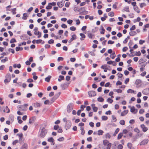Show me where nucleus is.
<instances>
[{"label": "nucleus", "instance_id": "052dcab7", "mask_svg": "<svg viewBox=\"0 0 149 149\" xmlns=\"http://www.w3.org/2000/svg\"><path fill=\"white\" fill-rule=\"evenodd\" d=\"M54 42V40H53L51 39L49 40L48 41V43L49 44L53 43Z\"/></svg>", "mask_w": 149, "mask_h": 149}, {"label": "nucleus", "instance_id": "0eeeda50", "mask_svg": "<svg viewBox=\"0 0 149 149\" xmlns=\"http://www.w3.org/2000/svg\"><path fill=\"white\" fill-rule=\"evenodd\" d=\"M60 94V93H59L58 94L55 95L54 97L51 99L52 103L54 102Z\"/></svg>", "mask_w": 149, "mask_h": 149}, {"label": "nucleus", "instance_id": "f3484780", "mask_svg": "<svg viewBox=\"0 0 149 149\" xmlns=\"http://www.w3.org/2000/svg\"><path fill=\"white\" fill-rule=\"evenodd\" d=\"M129 35L131 36H134L136 35L137 34L135 31H131L129 33Z\"/></svg>", "mask_w": 149, "mask_h": 149}, {"label": "nucleus", "instance_id": "ddd939ff", "mask_svg": "<svg viewBox=\"0 0 149 149\" xmlns=\"http://www.w3.org/2000/svg\"><path fill=\"white\" fill-rule=\"evenodd\" d=\"M76 38V35L75 34H74L72 36V38H70V40H69L68 41V42L69 43H70L73 40H74Z\"/></svg>", "mask_w": 149, "mask_h": 149}, {"label": "nucleus", "instance_id": "5fc2aeb1", "mask_svg": "<svg viewBox=\"0 0 149 149\" xmlns=\"http://www.w3.org/2000/svg\"><path fill=\"white\" fill-rule=\"evenodd\" d=\"M136 28L135 26V25H133L131 28L130 29V30L132 31L134 30Z\"/></svg>", "mask_w": 149, "mask_h": 149}, {"label": "nucleus", "instance_id": "58836bf2", "mask_svg": "<svg viewBox=\"0 0 149 149\" xmlns=\"http://www.w3.org/2000/svg\"><path fill=\"white\" fill-rule=\"evenodd\" d=\"M88 37L92 39L93 35L91 33H88Z\"/></svg>", "mask_w": 149, "mask_h": 149}, {"label": "nucleus", "instance_id": "13d9d810", "mask_svg": "<svg viewBox=\"0 0 149 149\" xmlns=\"http://www.w3.org/2000/svg\"><path fill=\"white\" fill-rule=\"evenodd\" d=\"M93 111L95 112H96L97 111L98 108L97 107H94L93 108Z\"/></svg>", "mask_w": 149, "mask_h": 149}, {"label": "nucleus", "instance_id": "3c124183", "mask_svg": "<svg viewBox=\"0 0 149 149\" xmlns=\"http://www.w3.org/2000/svg\"><path fill=\"white\" fill-rule=\"evenodd\" d=\"M110 137L111 136L109 133H107L105 135V137L106 139H109Z\"/></svg>", "mask_w": 149, "mask_h": 149}, {"label": "nucleus", "instance_id": "603ef678", "mask_svg": "<svg viewBox=\"0 0 149 149\" xmlns=\"http://www.w3.org/2000/svg\"><path fill=\"white\" fill-rule=\"evenodd\" d=\"M76 28L72 26L70 27V29L73 31H75L76 30Z\"/></svg>", "mask_w": 149, "mask_h": 149}, {"label": "nucleus", "instance_id": "bf43d9fd", "mask_svg": "<svg viewBox=\"0 0 149 149\" xmlns=\"http://www.w3.org/2000/svg\"><path fill=\"white\" fill-rule=\"evenodd\" d=\"M127 146L130 149H131L132 146V144L130 143H128L127 144Z\"/></svg>", "mask_w": 149, "mask_h": 149}, {"label": "nucleus", "instance_id": "f257e3e1", "mask_svg": "<svg viewBox=\"0 0 149 149\" xmlns=\"http://www.w3.org/2000/svg\"><path fill=\"white\" fill-rule=\"evenodd\" d=\"M45 126L46 125H45V126L43 127L41 129V132L39 136L41 138H44L47 133L48 130L45 128Z\"/></svg>", "mask_w": 149, "mask_h": 149}, {"label": "nucleus", "instance_id": "393cba45", "mask_svg": "<svg viewBox=\"0 0 149 149\" xmlns=\"http://www.w3.org/2000/svg\"><path fill=\"white\" fill-rule=\"evenodd\" d=\"M51 78V76L49 75L47 77L45 78V81L48 82L49 81Z\"/></svg>", "mask_w": 149, "mask_h": 149}, {"label": "nucleus", "instance_id": "680f3d73", "mask_svg": "<svg viewBox=\"0 0 149 149\" xmlns=\"http://www.w3.org/2000/svg\"><path fill=\"white\" fill-rule=\"evenodd\" d=\"M70 4V3L69 2H67L65 3V6L66 7H68L69 6Z\"/></svg>", "mask_w": 149, "mask_h": 149}, {"label": "nucleus", "instance_id": "338daca9", "mask_svg": "<svg viewBox=\"0 0 149 149\" xmlns=\"http://www.w3.org/2000/svg\"><path fill=\"white\" fill-rule=\"evenodd\" d=\"M58 128L59 126L58 125H56L54 126V129L55 130H57L58 129Z\"/></svg>", "mask_w": 149, "mask_h": 149}, {"label": "nucleus", "instance_id": "774afa93", "mask_svg": "<svg viewBox=\"0 0 149 149\" xmlns=\"http://www.w3.org/2000/svg\"><path fill=\"white\" fill-rule=\"evenodd\" d=\"M123 148V146L121 144L119 145L118 146V149H122Z\"/></svg>", "mask_w": 149, "mask_h": 149}, {"label": "nucleus", "instance_id": "ea45409f", "mask_svg": "<svg viewBox=\"0 0 149 149\" xmlns=\"http://www.w3.org/2000/svg\"><path fill=\"white\" fill-rule=\"evenodd\" d=\"M35 35H38V38H40L41 36V32H40L39 31H38L37 32V34Z\"/></svg>", "mask_w": 149, "mask_h": 149}, {"label": "nucleus", "instance_id": "e433bc0d", "mask_svg": "<svg viewBox=\"0 0 149 149\" xmlns=\"http://www.w3.org/2000/svg\"><path fill=\"white\" fill-rule=\"evenodd\" d=\"M134 91L130 89H129L127 91V92L128 93H134Z\"/></svg>", "mask_w": 149, "mask_h": 149}, {"label": "nucleus", "instance_id": "2eb2a0df", "mask_svg": "<svg viewBox=\"0 0 149 149\" xmlns=\"http://www.w3.org/2000/svg\"><path fill=\"white\" fill-rule=\"evenodd\" d=\"M64 80V77L63 76L60 75L59 77V78L58 79V81L59 82H61V80Z\"/></svg>", "mask_w": 149, "mask_h": 149}, {"label": "nucleus", "instance_id": "4c0bfd02", "mask_svg": "<svg viewBox=\"0 0 149 149\" xmlns=\"http://www.w3.org/2000/svg\"><path fill=\"white\" fill-rule=\"evenodd\" d=\"M88 13V12L87 11H85L82 12H80L79 14H80L82 15H86Z\"/></svg>", "mask_w": 149, "mask_h": 149}, {"label": "nucleus", "instance_id": "49530a36", "mask_svg": "<svg viewBox=\"0 0 149 149\" xmlns=\"http://www.w3.org/2000/svg\"><path fill=\"white\" fill-rule=\"evenodd\" d=\"M107 101L110 103H111L113 102V100L110 98H109L107 99Z\"/></svg>", "mask_w": 149, "mask_h": 149}, {"label": "nucleus", "instance_id": "37998d69", "mask_svg": "<svg viewBox=\"0 0 149 149\" xmlns=\"http://www.w3.org/2000/svg\"><path fill=\"white\" fill-rule=\"evenodd\" d=\"M16 40L15 39L13 38L12 39L10 40V42L11 43H12L14 42H16Z\"/></svg>", "mask_w": 149, "mask_h": 149}, {"label": "nucleus", "instance_id": "c9c22d12", "mask_svg": "<svg viewBox=\"0 0 149 149\" xmlns=\"http://www.w3.org/2000/svg\"><path fill=\"white\" fill-rule=\"evenodd\" d=\"M74 11L77 12L80 10L79 8L78 7H75L74 8Z\"/></svg>", "mask_w": 149, "mask_h": 149}, {"label": "nucleus", "instance_id": "9b49d317", "mask_svg": "<svg viewBox=\"0 0 149 149\" xmlns=\"http://www.w3.org/2000/svg\"><path fill=\"white\" fill-rule=\"evenodd\" d=\"M72 107L71 105L69 104L67 107V111L68 112H70L72 109Z\"/></svg>", "mask_w": 149, "mask_h": 149}, {"label": "nucleus", "instance_id": "c03bdc74", "mask_svg": "<svg viewBox=\"0 0 149 149\" xmlns=\"http://www.w3.org/2000/svg\"><path fill=\"white\" fill-rule=\"evenodd\" d=\"M11 80L8 79H6L4 81V82L5 84H6L7 83L9 82H10Z\"/></svg>", "mask_w": 149, "mask_h": 149}, {"label": "nucleus", "instance_id": "2f4dec72", "mask_svg": "<svg viewBox=\"0 0 149 149\" xmlns=\"http://www.w3.org/2000/svg\"><path fill=\"white\" fill-rule=\"evenodd\" d=\"M119 123L120 125H123L125 124V122L124 120H121L120 121Z\"/></svg>", "mask_w": 149, "mask_h": 149}, {"label": "nucleus", "instance_id": "7c9ffc66", "mask_svg": "<svg viewBox=\"0 0 149 149\" xmlns=\"http://www.w3.org/2000/svg\"><path fill=\"white\" fill-rule=\"evenodd\" d=\"M108 15L109 16L112 17L114 16V13L113 12H110L108 13Z\"/></svg>", "mask_w": 149, "mask_h": 149}, {"label": "nucleus", "instance_id": "4468645a", "mask_svg": "<svg viewBox=\"0 0 149 149\" xmlns=\"http://www.w3.org/2000/svg\"><path fill=\"white\" fill-rule=\"evenodd\" d=\"M128 110H125L123 111L121 113V116H124L128 113Z\"/></svg>", "mask_w": 149, "mask_h": 149}, {"label": "nucleus", "instance_id": "5701e85b", "mask_svg": "<svg viewBox=\"0 0 149 149\" xmlns=\"http://www.w3.org/2000/svg\"><path fill=\"white\" fill-rule=\"evenodd\" d=\"M13 66L15 68H16V67H17L18 68H21V66L20 64H18L17 65L16 64H14Z\"/></svg>", "mask_w": 149, "mask_h": 149}, {"label": "nucleus", "instance_id": "72a5a7b5", "mask_svg": "<svg viewBox=\"0 0 149 149\" xmlns=\"http://www.w3.org/2000/svg\"><path fill=\"white\" fill-rule=\"evenodd\" d=\"M123 135V134L122 133H119L118 134V137H117L118 139H120L121 138Z\"/></svg>", "mask_w": 149, "mask_h": 149}, {"label": "nucleus", "instance_id": "8fccbe9b", "mask_svg": "<svg viewBox=\"0 0 149 149\" xmlns=\"http://www.w3.org/2000/svg\"><path fill=\"white\" fill-rule=\"evenodd\" d=\"M101 68L102 69H105L107 68V65H102L101 67Z\"/></svg>", "mask_w": 149, "mask_h": 149}, {"label": "nucleus", "instance_id": "aec40b11", "mask_svg": "<svg viewBox=\"0 0 149 149\" xmlns=\"http://www.w3.org/2000/svg\"><path fill=\"white\" fill-rule=\"evenodd\" d=\"M103 133L104 132L102 130H100L97 131V134L99 135H102Z\"/></svg>", "mask_w": 149, "mask_h": 149}, {"label": "nucleus", "instance_id": "f03ea898", "mask_svg": "<svg viewBox=\"0 0 149 149\" xmlns=\"http://www.w3.org/2000/svg\"><path fill=\"white\" fill-rule=\"evenodd\" d=\"M71 125V122L70 120H68L66 121V123L65 124V128L66 130L69 129Z\"/></svg>", "mask_w": 149, "mask_h": 149}, {"label": "nucleus", "instance_id": "0e129e2a", "mask_svg": "<svg viewBox=\"0 0 149 149\" xmlns=\"http://www.w3.org/2000/svg\"><path fill=\"white\" fill-rule=\"evenodd\" d=\"M128 49V48L127 47H124L122 49V51L123 52H125Z\"/></svg>", "mask_w": 149, "mask_h": 149}, {"label": "nucleus", "instance_id": "e2e57ef3", "mask_svg": "<svg viewBox=\"0 0 149 149\" xmlns=\"http://www.w3.org/2000/svg\"><path fill=\"white\" fill-rule=\"evenodd\" d=\"M145 42V41L144 40H140L139 41V43L140 45L143 44Z\"/></svg>", "mask_w": 149, "mask_h": 149}, {"label": "nucleus", "instance_id": "a19ab883", "mask_svg": "<svg viewBox=\"0 0 149 149\" xmlns=\"http://www.w3.org/2000/svg\"><path fill=\"white\" fill-rule=\"evenodd\" d=\"M129 7L128 6H126L124 9V10L126 12H129L130 11L129 10Z\"/></svg>", "mask_w": 149, "mask_h": 149}, {"label": "nucleus", "instance_id": "7ed1b4c3", "mask_svg": "<svg viewBox=\"0 0 149 149\" xmlns=\"http://www.w3.org/2000/svg\"><path fill=\"white\" fill-rule=\"evenodd\" d=\"M148 139H145L139 143L140 146L145 145L147 144L148 142Z\"/></svg>", "mask_w": 149, "mask_h": 149}, {"label": "nucleus", "instance_id": "1a4fd4ad", "mask_svg": "<svg viewBox=\"0 0 149 149\" xmlns=\"http://www.w3.org/2000/svg\"><path fill=\"white\" fill-rule=\"evenodd\" d=\"M64 2V1H62L60 2H58L57 4L59 7L61 8L63 6Z\"/></svg>", "mask_w": 149, "mask_h": 149}, {"label": "nucleus", "instance_id": "de8ad7c7", "mask_svg": "<svg viewBox=\"0 0 149 149\" xmlns=\"http://www.w3.org/2000/svg\"><path fill=\"white\" fill-rule=\"evenodd\" d=\"M116 56V55L115 54V53L114 52L111 55L110 57L114 59L115 57Z\"/></svg>", "mask_w": 149, "mask_h": 149}, {"label": "nucleus", "instance_id": "39448f33", "mask_svg": "<svg viewBox=\"0 0 149 149\" xmlns=\"http://www.w3.org/2000/svg\"><path fill=\"white\" fill-rule=\"evenodd\" d=\"M88 94L90 97H93L96 95V93L94 91H91L88 92Z\"/></svg>", "mask_w": 149, "mask_h": 149}, {"label": "nucleus", "instance_id": "c85d7f7f", "mask_svg": "<svg viewBox=\"0 0 149 149\" xmlns=\"http://www.w3.org/2000/svg\"><path fill=\"white\" fill-rule=\"evenodd\" d=\"M102 119L103 120H106L108 119V117L106 116H103L102 117Z\"/></svg>", "mask_w": 149, "mask_h": 149}, {"label": "nucleus", "instance_id": "dca6fc26", "mask_svg": "<svg viewBox=\"0 0 149 149\" xmlns=\"http://www.w3.org/2000/svg\"><path fill=\"white\" fill-rule=\"evenodd\" d=\"M28 145L26 143H24L21 147V149H27Z\"/></svg>", "mask_w": 149, "mask_h": 149}, {"label": "nucleus", "instance_id": "79ce46f5", "mask_svg": "<svg viewBox=\"0 0 149 149\" xmlns=\"http://www.w3.org/2000/svg\"><path fill=\"white\" fill-rule=\"evenodd\" d=\"M52 6L51 4H49V3L48 4V6L46 7V9H50L52 8Z\"/></svg>", "mask_w": 149, "mask_h": 149}, {"label": "nucleus", "instance_id": "4be33fe9", "mask_svg": "<svg viewBox=\"0 0 149 149\" xmlns=\"http://www.w3.org/2000/svg\"><path fill=\"white\" fill-rule=\"evenodd\" d=\"M103 144L104 146H106L108 145V143H110L109 142L106 140H104L103 141Z\"/></svg>", "mask_w": 149, "mask_h": 149}, {"label": "nucleus", "instance_id": "bb28decb", "mask_svg": "<svg viewBox=\"0 0 149 149\" xmlns=\"http://www.w3.org/2000/svg\"><path fill=\"white\" fill-rule=\"evenodd\" d=\"M6 79H9L11 80V77L10 76V74L8 73L5 76Z\"/></svg>", "mask_w": 149, "mask_h": 149}, {"label": "nucleus", "instance_id": "6e6552de", "mask_svg": "<svg viewBox=\"0 0 149 149\" xmlns=\"http://www.w3.org/2000/svg\"><path fill=\"white\" fill-rule=\"evenodd\" d=\"M47 141L50 143L51 145H54L55 143L54 140L52 137H50L48 138Z\"/></svg>", "mask_w": 149, "mask_h": 149}, {"label": "nucleus", "instance_id": "473e14b6", "mask_svg": "<svg viewBox=\"0 0 149 149\" xmlns=\"http://www.w3.org/2000/svg\"><path fill=\"white\" fill-rule=\"evenodd\" d=\"M97 101L99 102H103L104 99L102 97H98L97 98Z\"/></svg>", "mask_w": 149, "mask_h": 149}, {"label": "nucleus", "instance_id": "f8f14e48", "mask_svg": "<svg viewBox=\"0 0 149 149\" xmlns=\"http://www.w3.org/2000/svg\"><path fill=\"white\" fill-rule=\"evenodd\" d=\"M141 127L142 129V130L143 132H145L148 130V128L146 127L144 124L141 125Z\"/></svg>", "mask_w": 149, "mask_h": 149}, {"label": "nucleus", "instance_id": "4d7b16f0", "mask_svg": "<svg viewBox=\"0 0 149 149\" xmlns=\"http://www.w3.org/2000/svg\"><path fill=\"white\" fill-rule=\"evenodd\" d=\"M38 28L37 27H36L34 28V30L35 31L34 34L35 35L37 34V32L38 31Z\"/></svg>", "mask_w": 149, "mask_h": 149}, {"label": "nucleus", "instance_id": "6e6d98bb", "mask_svg": "<svg viewBox=\"0 0 149 149\" xmlns=\"http://www.w3.org/2000/svg\"><path fill=\"white\" fill-rule=\"evenodd\" d=\"M8 51L9 52H11L13 54H14L15 53L14 50L13 49L10 48L8 49Z\"/></svg>", "mask_w": 149, "mask_h": 149}, {"label": "nucleus", "instance_id": "f704fd0d", "mask_svg": "<svg viewBox=\"0 0 149 149\" xmlns=\"http://www.w3.org/2000/svg\"><path fill=\"white\" fill-rule=\"evenodd\" d=\"M119 130V129L118 128H117L115 130L114 134L113 136H115L118 133Z\"/></svg>", "mask_w": 149, "mask_h": 149}, {"label": "nucleus", "instance_id": "a18cd8bd", "mask_svg": "<svg viewBox=\"0 0 149 149\" xmlns=\"http://www.w3.org/2000/svg\"><path fill=\"white\" fill-rule=\"evenodd\" d=\"M28 105L26 104H25L24 105L23 107H24V109L23 110V111H26L27 109V107Z\"/></svg>", "mask_w": 149, "mask_h": 149}, {"label": "nucleus", "instance_id": "412c9836", "mask_svg": "<svg viewBox=\"0 0 149 149\" xmlns=\"http://www.w3.org/2000/svg\"><path fill=\"white\" fill-rule=\"evenodd\" d=\"M16 8H14L13 9H12L11 10H11V11L13 13V15H15L16 14Z\"/></svg>", "mask_w": 149, "mask_h": 149}, {"label": "nucleus", "instance_id": "b1692460", "mask_svg": "<svg viewBox=\"0 0 149 149\" xmlns=\"http://www.w3.org/2000/svg\"><path fill=\"white\" fill-rule=\"evenodd\" d=\"M36 43L37 44H39L41 43L43 44L44 43V42L42 40L39 39L36 40Z\"/></svg>", "mask_w": 149, "mask_h": 149}, {"label": "nucleus", "instance_id": "20e7f679", "mask_svg": "<svg viewBox=\"0 0 149 149\" xmlns=\"http://www.w3.org/2000/svg\"><path fill=\"white\" fill-rule=\"evenodd\" d=\"M36 120V118L35 116L31 118L29 120V124H32Z\"/></svg>", "mask_w": 149, "mask_h": 149}, {"label": "nucleus", "instance_id": "a211bd4d", "mask_svg": "<svg viewBox=\"0 0 149 149\" xmlns=\"http://www.w3.org/2000/svg\"><path fill=\"white\" fill-rule=\"evenodd\" d=\"M33 106L36 108L40 106V104L39 103H36L33 104Z\"/></svg>", "mask_w": 149, "mask_h": 149}, {"label": "nucleus", "instance_id": "864d4df0", "mask_svg": "<svg viewBox=\"0 0 149 149\" xmlns=\"http://www.w3.org/2000/svg\"><path fill=\"white\" fill-rule=\"evenodd\" d=\"M111 144L110 143H108L107 145V147L106 149H110L111 147Z\"/></svg>", "mask_w": 149, "mask_h": 149}, {"label": "nucleus", "instance_id": "69168bd1", "mask_svg": "<svg viewBox=\"0 0 149 149\" xmlns=\"http://www.w3.org/2000/svg\"><path fill=\"white\" fill-rule=\"evenodd\" d=\"M67 23L70 24H72L73 21L72 20L69 19L67 21Z\"/></svg>", "mask_w": 149, "mask_h": 149}, {"label": "nucleus", "instance_id": "09e8293b", "mask_svg": "<svg viewBox=\"0 0 149 149\" xmlns=\"http://www.w3.org/2000/svg\"><path fill=\"white\" fill-rule=\"evenodd\" d=\"M18 142H19L18 140H15L12 143V144L13 145H16V144L17 143H18Z\"/></svg>", "mask_w": 149, "mask_h": 149}, {"label": "nucleus", "instance_id": "6ab92c4d", "mask_svg": "<svg viewBox=\"0 0 149 149\" xmlns=\"http://www.w3.org/2000/svg\"><path fill=\"white\" fill-rule=\"evenodd\" d=\"M134 9L135 11L137 12L138 13H139L140 12V10H139L138 7L137 6L134 7Z\"/></svg>", "mask_w": 149, "mask_h": 149}, {"label": "nucleus", "instance_id": "c756f323", "mask_svg": "<svg viewBox=\"0 0 149 149\" xmlns=\"http://www.w3.org/2000/svg\"><path fill=\"white\" fill-rule=\"evenodd\" d=\"M27 16V13H24L23 14V16L22 17V19L24 20H26L27 19L26 17Z\"/></svg>", "mask_w": 149, "mask_h": 149}, {"label": "nucleus", "instance_id": "9d476101", "mask_svg": "<svg viewBox=\"0 0 149 149\" xmlns=\"http://www.w3.org/2000/svg\"><path fill=\"white\" fill-rule=\"evenodd\" d=\"M130 111L131 112L136 114L138 111V110L135 109L134 107L133 106L131 107Z\"/></svg>", "mask_w": 149, "mask_h": 149}, {"label": "nucleus", "instance_id": "cd10ccee", "mask_svg": "<svg viewBox=\"0 0 149 149\" xmlns=\"http://www.w3.org/2000/svg\"><path fill=\"white\" fill-rule=\"evenodd\" d=\"M148 90L147 89H144L142 91V93L145 95H147Z\"/></svg>", "mask_w": 149, "mask_h": 149}, {"label": "nucleus", "instance_id": "a878e982", "mask_svg": "<svg viewBox=\"0 0 149 149\" xmlns=\"http://www.w3.org/2000/svg\"><path fill=\"white\" fill-rule=\"evenodd\" d=\"M80 130H81V134L82 135H84L85 134V131L84 128L83 127H80Z\"/></svg>", "mask_w": 149, "mask_h": 149}, {"label": "nucleus", "instance_id": "423d86ee", "mask_svg": "<svg viewBox=\"0 0 149 149\" xmlns=\"http://www.w3.org/2000/svg\"><path fill=\"white\" fill-rule=\"evenodd\" d=\"M69 83H65L61 85V87L63 90H65L66 88Z\"/></svg>", "mask_w": 149, "mask_h": 149}]
</instances>
